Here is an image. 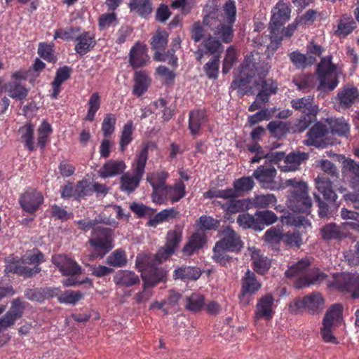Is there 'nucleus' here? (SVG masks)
Instances as JSON below:
<instances>
[{"instance_id":"obj_1","label":"nucleus","mask_w":359,"mask_h":359,"mask_svg":"<svg viewBox=\"0 0 359 359\" xmlns=\"http://www.w3.org/2000/svg\"><path fill=\"white\" fill-rule=\"evenodd\" d=\"M236 15L235 3L229 0L224 5L221 13L210 12L203 18V24L222 43H229L234 35L233 25L236 21Z\"/></svg>"},{"instance_id":"obj_2","label":"nucleus","mask_w":359,"mask_h":359,"mask_svg":"<svg viewBox=\"0 0 359 359\" xmlns=\"http://www.w3.org/2000/svg\"><path fill=\"white\" fill-rule=\"evenodd\" d=\"M270 66L264 61L260 60L258 53L248 55L243 64L238 78L231 83L233 88H246L248 84L259 85V81L264 80Z\"/></svg>"},{"instance_id":"obj_3","label":"nucleus","mask_w":359,"mask_h":359,"mask_svg":"<svg viewBox=\"0 0 359 359\" xmlns=\"http://www.w3.org/2000/svg\"><path fill=\"white\" fill-rule=\"evenodd\" d=\"M311 262L308 258H304L292 264L286 271L288 278L297 277L294 283L297 288H302L311 284L321 282L325 278V275L318 269L309 270Z\"/></svg>"},{"instance_id":"obj_4","label":"nucleus","mask_w":359,"mask_h":359,"mask_svg":"<svg viewBox=\"0 0 359 359\" xmlns=\"http://www.w3.org/2000/svg\"><path fill=\"white\" fill-rule=\"evenodd\" d=\"M148 159V148L144 147L132 164L133 172H127L120 178V189L128 194L133 193L140 185L145 172V167Z\"/></svg>"},{"instance_id":"obj_5","label":"nucleus","mask_w":359,"mask_h":359,"mask_svg":"<svg viewBox=\"0 0 359 359\" xmlns=\"http://www.w3.org/2000/svg\"><path fill=\"white\" fill-rule=\"evenodd\" d=\"M43 262V255L37 249L26 253L20 260L9 262L5 268L6 273H15L25 277H32L38 273L41 269L37 266L30 268L25 264H36Z\"/></svg>"},{"instance_id":"obj_6","label":"nucleus","mask_w":359,"mask_h":359,"mask_svg":"<svg viewBox=\"0 0 359 359\" xmlns=\"http://www.w3.org/2000/svg\"><path fill=\"white\" fill-rule=\"evenodd\" d=\"M325 299L319 292H313L302 298H296L289 305V311L300 314L306 311L311 315H316L323 310Z\"/></svg>"},{"instance_id":"obj_7","label":"nucleus","mask_w":359,"mask_h":359,"mask_svg":"<svg viewBox=\"0 0 359 359\" xmlns=\"http://www.w3.org/2000/svg\"><path fill=\"white\" fill-rule=\"evenodd\" d=\"M341 71L332 62V56L323 57L317 66V73L320 79L319 88L327 87L333 90L338 85V76Z\"/></svg>"},{"instance_id":"obj_8","label":"nucleus","mask_w":359,"mask_h":359,"mask_svg":"<svg viewBox=\"0 0 359 359\" xmlns=\"http://www.w3.org/2000/svg\"><path fill=\"white\" fill-rule=\"evenodd\" d=\"M255 183L251 177H243L236 180L233 182V189L209 190L204 194V197L208 198H237L239 191H249L254 187Z\"/></svg>"},{"instance_id":"obj_9","label":"nucleus","mask_w":359,"mask_h":359,"mask_svg":"<svg viewBox=\"0 0 359 359\" xmlns=\"http://www.w3.org/2000/svg\"><path fill=\"white\" fill-rule=\"evenodd\" d=\"M144 262L145 266L142 273L144 286L154 287L165 280L166 271L163 268L156 266L161 263H158L155 259H154V255L147 257Z\"/></svg>"},{"instance_id":"obj_10","label":"nucleus","mask_w":359,"mask_h":359,"mask_svg":"<svg viewBox=\"0 0 359 359\" xmlns=\"http://www.w3.org/2000/svg\"><path fill=\"white\" fill-rule=\"evenodd\" d=\"M90 245L95 250H102L96 255L102 257L112 248V231L109 228L96 226L93 228L92 236L89 240Z\"/></svg>"},{"instance_id":"obj_11","label":"nucleus","mask_w":359,"mask_h":359,"mask_svg":"<svg viewBox=\"0 0 359 359\" xmlns=\"http://www.w3.org/2000/svg\"><path fill=\"white\" fill-rule=\"evenodd\" d=\"M311 205L312 201L309 196L306 183H300L299 189L292 192L288 199V207L294 212H306Z\"/></svg>"},{"instance_id":"obj_12","label":"nucleus","mask_w":359,"mask_h":359,"mask_svg":"<svg viewBox=\"0 0 359 359\" xmlns=\"http://www.w3.org/2000/svg\"><path fill=\"white\" fill-rule=\"evenodd\" d=\"M359 101V91L353 86H345L340 88L334 97V107L337 110H346Z\"/></svg>"},{"instance_id":"obj_13","label":"nucleus","mask_w":359,"mask_h":359,"mask_svg":"<svg viewBox=\"0 0 359 359\" xmlns=\"http://www.w3.org/2000/svg\"><path fill=\"white\" fill-rule=\"evenodd\" d=\"M329 130L326 124L318 122L307 132V139L304 141V144L307 146L325 147L330 144V140L327 138Z\"/></svg>"},{"instance_id":"obj_14","label":"nucleus","mask_w":359,"mask_h":359,"mask_svg":"<svg viewBox=\"0 0 359 359\" xmlns=\"http://www.w3.org/2000/svg\"><path fill=\"white\" fill-rule=\"evenodd\" d=\"M182 234L180 231L170 230L166 236V243L164 247L160 248L158 252L154 255L158 263H162L168 259L175 251L181 242Z\"/></svg>"},{"instance_id":"obj_15","label":"nucleus","mask_w":359,"mask_h":359,"mask_svg":"<svg viewBox=\"0 0 359 359\" xmlns=\"http://www.w3.org/2000/svg\"><path fill=\"white\" fill-rule=\"evenodd\" d=\"M262 89L257 95L255 100L249 107L250 111H254L262 109L269 100V97L276 94L278 90V83L273 79H265L260 81Z\"/></svg>"},{"instance_id":"obj_16","label":"nucleus","mask_w":359,"mask_h":359,"mask_svg":"<svg viewBox=\"0 0 359 359\" xmlns=\"http://www.w3.org/2000/svg\"><path fill=\"white\" fill-rule=\"evenodd\" d=\"M277 174L276 168L272 165H260L253 172L255 177L262 188L275 190L278 189V184L275 178Z\"/></svg>"},{"instance_id":"obj_17","label":"nucleus","mask_w":359,"mask_h":359,"mask_svg":"<svg viewBox=\"0 0 359 359\" xmlns=\"http://www.w3.org/2000/svg\"><path fill=\"white\" fill-rule=\"evenodd\" d=\"M291 9L280 0L272 10V16L270 22L269 28L271 33L277 35L283 25L290 19Z\"/></svg>"},{"instance_id":"obj_18","label":"nucleus","mask_w":359,"mask_h":359,"mask_svg":"<svg viewBox=\"0 0 359 359\" xmlns=\"http://www.w3.org/2000/svg\"><path fill=\"white\" fill-rule=\"evenodd\" d=\"M274 297L271 294L262 296L257 300L254 314V320L257 323L260 320H271L274 313Z\"/></svg>"},{"instance_id":"obj_19","label":"nucleus","mask_w":359,"mask_h":359,"mask_svg":"<svg viewBox=\"0 0 359 359\" xmlns=\"http://www.w3.org/2000/svg\"><path fill=\"white\" fill-rule=\"evenodd\" d=\"M334 285L341 291L351 292L353 298H359V276L346 273L339 274Z\"/></svg>"},{"instance_id":"obj_20","label":"nucleus","mask_w":359,"mask_h":359,"mask_svg":"<svg viewBox=\"0 0 359 359\" xmlns=\"http://www.w3.org/2000/svg\"><path fill=\"white\" fill-rule=\"evenodd\" d=\"M216 244L224 247L231 252H238L243 248V242L238 233L230 227L222 232V238Z\"/></svg>"},{"instance_id":"obj_21","label":"nucleus","mask_w":359,"mask_h":359,"mask_svg":"<svg viewBox=\"0 0 359 359\" xmlns=\"http://www.w3.org/2000/svg\"><path fill=\"white\" fill-rule=\"evenodd\" d=\"M43 197L40 192L29 190L25 192L20 198L22 208L29 213H34L42 204Z\"/></svg>"},{"instance_id":"obj_22","label":"nucleus","mask_w":359,"mask_h":359,"mask_svg":"<svg viewBox=\"0 0 359 359\" xmlns=\"http://www.w3.org/2000/svg\"><path fill=\"white\" fill-rule=\"evenodd\" d=\"M309 154L305 152L293 151L288 154L280 163L278 168L280 171L284 172H294L299 169L300 165L307 160Z\"/></svg>"},{"instance_id":"obj_23","label":"nucleus","mask_w":359,"mask_h":359,"mask_svg":"<svg viewBox=\"0 0 359 359\" xmlns=\"http://www.w3.org/2000/svg\"><path fill=\"white\" fill-rule=\"evenodd\" d=\"M53 263L65 276H74L80 273L81 267L77 263L63 255H56L52 257Z\"/></svg>"},{"instance_id":"obj_24","label":"nucleus","mask_w":359,"mask_h":359,"mask_svg":"<svg viewBox=\"0 0 359 359\" xmlns=\"http://www.w3.org/2000/svg\"><path fill=\"white\" fill-rule=\"evenodd\" d=\"M316 189L323 195L325 200L335 203L337 199V195L333 190L332 182L325 174L318 176L315 179Z\"/></svg>"},{"instance_id":"obj_25","label":"nucleus","mask_w":359,"mask_h":359,"mask_svg":"<svg viewBox=\"0 0 359 359\" xmlns=\"http://www.w3.org/2000/svg\"><path fill=\"white\" fill-rule=\"evenodd\" d=\"M127 166L123 160H109L99 171L102 178L112 177L123 173Z\"/></svg>"},{"instance_id":"obj_26","label":"nucleus","mask_w":359,"mask_h":359,"mask_svg":"<svg viewBox=\"0 0 359 359\" xmlns=\"http://www.w3.org/2000/svg\"><path fill=\"white\" fill-rule=\"evenodd\" d=\"M75 41V51L80 55L88 53L96 43L95 34L90 32H85L78 34Z\"/></svg>"},{"instance_id":"obj_27","label":"nucleus","mask_w":359,"mask_h":359,"mask_svg":"<svg viewBox=\"0 0 359 359\" xmlns=\"http://www.w3.org/2000/svg\"><path fill=\"white\" fill-rule=\"evenodd\" d=\"M342 170L350 177L351 187L359 191V163L346 158L342 162Z\"/></svg>"},{"instance_id":"obj_28","label":"nucleus","mask_w":359,"mask_h":359,"mask_svg":"<svg viewBox=\"0 0 359 359\" xmlns=\"http://www.w3.org/2000/svg\"><path fill=\"white\" fill-rule=\"evenodd\" d=\"M205 243L206 236L205 232L198 230L190 236L188 242L184 246L182 252L186 256H191L196 250L202 248Z\"/></svg>"},{"instance_id":"obj_29","label":"nucleus","mask_w":359,"mask_h":359,"mask_svg":"<svg viewBox=\"0 0 359 359\" xmlns=\"http://www.w3.org/2000/svg\"><path fill=\"white\" fill-rule=\"evenodd\" d=\"M201 276V270L196 266L183 265L177 267L174 271L172 277L175 280H181L184 282L190 280H196Z\"/></svg>"},{"instance_id":"obj_30","label":"nucleus","mask_w":359,"mask_h":359,"mask_svg":"<svg viewBox=\"0 0 359 359\" xmlns=\"http://www.w3.org/2000/svg\"><path fill=\"white\" fill-rule=\"evenodd\" d=\"M148 60L146 46L140 43H135L130 52V65L134 68L140 67L145 65Z\"/></svg>"},{"instance_id":"obj_31","label":"nucleus","mask_w":359,"mask_h":359,"mask_svg":"<svg viewBox=\"0 0 359 359\" xmlns=\"http://www.w3.org/2000/svg\"><path fill=\"white\" fill-rule=\"evenodd\" d=\"M207 121L206 112L203 109H195L189 112V129L193 135L200 133L203 125Z\"/></svg>"},{"instance_id":"obj_32","label":"nucleus","mask_w":359,"mask_h":359,"mask_svg":"<svg viewBox=\"0 0 359 359\" xmlns=\"http://www.w3.org/2000/svg\"><path fill=\"white\" fill-rule=\"evenodd\" d=\"M250 256L253 262L254 269L260 274H264L270 268L271 262L259 250L252 247L249 248Z\"/></svg>"},{"instance_id":"obj_33","label":"nucleus","mask_w":359,"mask_h":359,"mask_svg":"<svg viewBox=\"0 0 359 359\" xmlns=\"http://www.w3.org/2000/svg\"><path fill=\"white\" fill-rule=\"evenodd\" d=\"M291 104L292 108L304 114L316 115L318 111V108L314 104L313 98L311 96L293 100Z\"/></svg>"},{"instance_id":"obj_34","label":"nucleus","mask_w":359,"mask_h":359,"mask_svg":"<svg viewBox=\"0 0 359 359\" xmlns=\"http://www.w3.org/2000/svg\"><path fill=\"white\" fill-rule=\"evenodd\" d=\"M327 129L333 135L347 137L350 132L349 124L343 118H331L325 121Z\"/></svg>"},{"instance_id":"obj_35","label":"nucleus","mask_w":359,"mask_h":359,"mask_svg":"<svg viewBox=\"0 0 359 359\" xmlns=\"http://www.w3.org/2000/svg\"><path fill=\"white\" fill-rule=\"evenodd\" d=\"M228 200L226 203H222L218 202L221 205L222 209L229 213H237L241 211H244L249 208L250 201L245 199H236V198H226Z\"/></svg>"},{"instance_id":"obj_36","label":"nucleus","mask_w":359,"mask_h":359,"mask_svg":"<svg viewBox=\"0 0 359 359\" xmlns=\"http://www.w3.org/2000/svg\"><path fill=\"white\" fill-rule=\"evenodd\" d=\"M262 287V283L257 280L255 274L250 270H248L242 279L241 290L244 292H248L253 295L258 292Z\"/></svg>"},{"instance_id":"obj_37","label":"nucleus","mask_w":359,"mask_h":359,"mask_svg":"<svg viewBox=\"0 0 359 359\" xmlns=\"http://www.w3.org/2000/svg\"><path fill=\"white\" fill-rule=\"evenodd\" d=\"M323 239L330 241L332 239L341 240L346 236L341 226L334 223H330L323 226L320 230Z\"/></svg>"},{"instance_id":"obj_38","label":"nucleus","mask_w":359,"mask_h":359,"mask_svg":"<svg viewBox=\"0 0 359 359\" xmlns=\"http://www.w3.org/2000/svg\"><path fill=\"white\" fill-rule=\"evenodd\" d=\"M128 6L131 12L141 17H147L153 10L151 0H130Z\"/></svg>"},{"instance_id":"obj_39","label":"nucleus","mask_w":359,"mask_h":359,"mask_svg":"<svg viewBox=\"0 0 359 359\" xmlns=\"http://www.w3.org/2000/svg\"><path fill=\"white\" fill-rule=\"evenodd\" d=\"M134 80L135 85L133 93L134 95L140 97L147 90L151 83V80L148 75L142 71L135 72Z\"/></svg>"},{"instance_id":"obj_40","label":"nucleus","mask_w":359,"mask_h":359,"mask_svg":"<svg viewBox=\"0 0 359 359\" xmlns=\"http://www.w3.org/2000/svg\"><path fill=\"white\" fill-rule=\"evenodd\" d=\"M202 45L205 48V53H208L213 56H221V53L224 50V46L222 42L213 35L210 34L204 38Z\"/></svg>"},{"instance_id":"obj_41","label":"nucleus","mask_w":359,"mask_h":359,"mask_svg":"<svg viewBox=\"0 0 359 359\" xmlns=\"http://www.w3.org/2000/svg\"><path fill=\"white\" fill-rule=\"evenodd\" d=\"M292 63L298 69H303L309 65H312L316 62L314 56L306 55L299 51H293L289 55Z\"/></svg>"},{"instance_id":"obj_42","label":"nucleus","mask_w":359,"mask_h":359,"mask_svg":"<svg viewBox=\"0 0 359 359\" xmlns=\"http://www.w3.org/2000/svg\"><path fill=\"white\" fill-rule=\"evenodd\" d=\"M114 279L116 284L125 287H130L140 282L138 276L130 271H119Z\"/></svg>"},{"instance_id":"obj_43","label":"nucleus","mask_w":359,"mask_h":359,"mask_svg":"<svg viewBox=\"0 0 359 359\" xmlns=\"http://www.w3.org/2000/svg\"><path fill=\"white\" fill-rule=\"evenodd\" d=\"M342 311L343 307L341 304H335L332 305L326 311L323 322L334 327L342 318Z\"/></svg>"},{"instance_id":"obj_44","label":"nucleus","mask_w":359,"mask_h":359,"mask_svg":"<svg viewBox=\"0 0 359 359\" xmlns=\"http://www.w3.org/2000/svg\"><path fill=\"white\" fill-rule=\"evenodd\" d=\"M168 177V173L164 170H157L156 172H149L147 175V181L154 191L163 186L166 185V180Z\"/></svg>"},{"instance_id":"obj_45","label":"nucleus","mask_w":359,"mask_h":359,"mask_svg":"<svg viewBox=\"0 0 359 359\" xmlns=\"http://www.w3.org/2000/svg\"><path fill=\"white\" fill-rule=\"evenodd\" d=\"M292 81L303 92H308L315 86V77L313 75H297L293 78Z\"/></svg>"},{"instance_id":"obj_46","label":"nucleus","mask_w":359,"mask_h":359,"mask_svg":"<svg viewBox=\"0 0 359 359\" xmlns=\"http://www.w3.org/2000/svg\"><path fill=\"white\" fill-rule=\"evenodd\" d=\"M276 203V198L273 194L257 195L250 201V204L257 208H266Z\"/></svg>"},{"instance_id":"obj_47","label":"nucleus","mask_w":359,"mask_h":359,"mask_svg":"<svg viewBox=\"0 0 359 359\" xmlns=\"http://www.w3.org/2000/svg\"><path fill=\"white\" fill-rule=\"evenodd\" d=\"M355 28V22L352 17L344 15L339 20L337 34L339 36H346Z\"/></svg>"},{"instance_id":"obj_48","label":"nucleus","mask_w":359,"mask_h":359,"mask_svg":"<svg viewBox=\"0 0 359 359\" xmlns=\"http://www.w3.org/2000/svg\"><path fill=\"white\" fill-rule=\"evenodd\" d=\"M179 214V212L174 208L170 209H165L158 214L154 217L149 219L147 222V225L149 226L156 227L158 224L168 220L169 218H175Z\"/></svg>"},{"instance_id":"obj_49","label":"nucleus","mask_w":359,"mask_h":359,"mask_svg":"<svg viewBox=\"0 0 359 359\" xmlns=\"http://www.w3.org/2000/svg\"><path fill=\"white\" fill-rule=\"evenodd\" d=\"M133 130V123L131 121H128L123 126L119 142V149L121 151H124L127 146L132 142Z\"/></svg>"},{"instance_id":"obj_50","label":"nucleus","mask_w":359,"mask_h":359,"mask_svg":"<svg viewBox=\"0 0 359 359\" xmlns=\"http://www.w3.org/2000/svg\"><path fill=\"white\" fill-rule=\"evenodd\" d=\"M10 97L24 100L28 94V90L17 81L10 82L6 88Z\"/></svg>"},{"instance_id":"obj_51","label":"nucleus","mask_w":359,"mask_h":359,"mask_svg":"<svg viewBox=\"0 0 359 359\" xmlns=\"http://www.w3.org/2000/svg\"><path fill=\"white\" fill-rule=\"evenodd\" d=\"M101 105V98L98 93H93L88 102V109L85 120L93 121L95 118L96 112L99 110Z\"/></svg>"},{"instance_id":"obj_52","label":"nucleus","mask_w":359,"mask_h":359,"mask_svg":"<svg viewBox=\"0 0 359 359\" xmlns=\"http://www.w3.org/2000/svg\"><path fill=\"white\" fill-rule=\"evenodd\" d=\"M255 217L260 231L264 229L265 225L272 224L277 220L275 213L269 210L258 211L255 213Z\"/></svg>"},{"instance_id":"obj_53","label":"nucleus","mask_w":359,"mask_h":359,"mask_svg":"<svg viewBox=\"0 0 359 359\" xmlns=\"http://www.w3.org/2000/svg\"><path fill=\"white\" fill-rule=\"evenodd\" d=\"M21 134V139L29 150H34V128L31 124H27L19 129Z\"/></svg>"},{"instance_id":"obj_54","label":"nucleus","mask_w":359,"mask_h":359,"mask_svg":"<svg viewBox=\"0 0 359 359\" xmlns=\"http://www.w3.org/2000/svg\"><path fill=\"white\" fill-rule=\"evenodd\" d=\"M107 263L114 267H123L127 263L126 253L122 250H116L107 258Z\"/></svg>"},{"instance_id":"obj_55","label":"nucleus","mask_w":359,"mask_h":359,"mask_svg":"<svg viewBox=\"0 0 359 359\" xmlns=\"http://www.w3.org/2000/svg\"><path fill=\"white\" fill-rule=\"evenodd\" d=\"M229 252H230V250H227L224 248V247L215 244L212 257L216 262L222 266H226L232 259V257L227 254Z\"/></svg>"},{"instance_id":"obj_56","label":"nucleus","mask_w":359,"mask_h":359,"mask_svg":"<svg viewBox=\"0 0 359 359\" xmlns=\"http://www.w3.org/2000/svg\"><path fill=\"white\" fill-rule=\"evenodd\" d=\"M168 34L164 30H157L151 38V46L153 49H163L168 43Z\"/></svg>"},{"instance_id":"obj_57","label":"nucleus","mask_w":359,"mask_h":359,"mask_svg":"<svg viewBox=\"0 0 359 359\" xmlns=\"http://www.w3.org/2000/svg\"><path fill=\"white\" fill-rule=\"evenodd\" d=\"M316 115L304 114L296 121L292 128L293 133L304 131L314 121Z\"/></svg>"},{"instance_id":"obj_58","label":"nucleus","mask_w":359,"mask_h":359,"mask_svg":"<svg viewBox=\"0 0 359 359\" xmlns=\"http://www.w3.org/2000/svg\"><path fill=\"white\" fill-rule=\"evenodd\" d=\"M169 192L170 186H168L167 184L152 191V201L158 205L165 204L167 201L169 199Z\"/></svg>"},{"instance_id":"obj_59","label":"nucleus","mask_w":359,"mask_h":359,"mask_svg":"<svg viewBox=\"0 0 359 359\" xmlns=\"http://www.w3.org/2000/svg\"><path fill=\"white\" fill-rule=\"evenodd\" d=\"M79 32L80 29L76 27L61 28L55 32L54 39L60 38L66 41L75 40Z\"/></svg>"},{"instance_id":"obj_60","label":"nucleus","mask_w":359,"mask_h":359,"mask_svg":"<svg viewBox=\"0 0 359 359\" xmlns=\"http://www.w3.org/2000/svg\"><path fill=\"white\" fill-rule=\"evenodd\" d=\"M83 296L80 291L66 290L57 297V300L60 303L75 304Z\"/></svg>"},{"instance_id":"obj_61","label":"nucleus","mask_w":359,"mask_h":359,"mask_svg":"<svg viewBox=\"0 0 359 359\" xmlns=\"http://www.w3.org/2000/svg\"><path fill=\"white\" fill-rule=\"evenodd\" d=\"M219 55L213 56L204 66V71L209 79H216L218 76Z\"/></svg>"},{"instance_id":"obj_62","label":"nucleus","mask_w":359,"mask_h":359,"mask_svg":"<svg viewBox=\"0 0 359 359\" xmlns=\"http://www.w3.org/2000/svg\"><path fill=\"white\" fill-rule=\"evenodd\" d=\"M237 222L245 229L252 228L255 230L260 231V227L257 225L255 215L252 216L248 213L240 215L237 218Z\"/></svg>"},{"instance_id":"obj_63","label":"nucleus","mask_w":359,"mask_h":359,"mask_svg":"<svg viewBox=\"0 0 359 359\" xmlns=\"http://www.w3.org/2000/svg\"><path fill=\"white\" fill-rule=\"evenodd\" d=\"M186 307L191 311H198L201 309L204 305V297L200 294H193L187 297Z\"/></svg>"},{"instance_id":"obj_64","label":"nucleus","mask_w":359,"mask_h":359,"mask_svg":"<svg viewBox=\"0 0 359 359\" xmlns=\"http://www.w3.org/2000/svg\"><path fill=\"white\" fill-rule=\"evenodd\" d=\"M24 304L20 299H15L11 304V306L6 312V315L13 319L15 322L16 320L20 318L24 311Z\"/></svg>"}]
</instances>
